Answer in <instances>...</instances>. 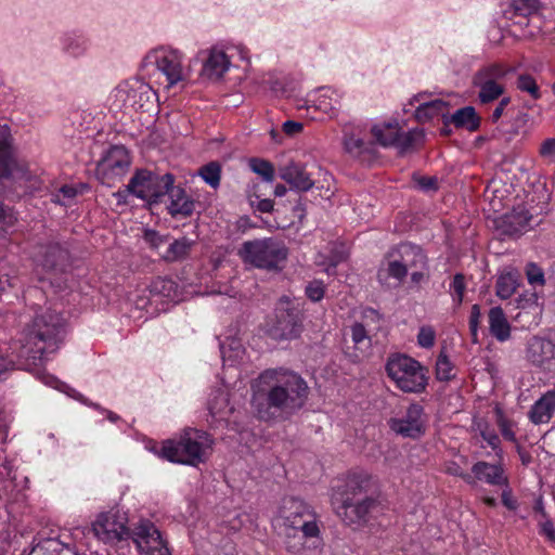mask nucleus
I'll return each instance as SVG.
<instances>
[{
  "mask_svg": "<svg viewBox=\"0 0 555 555\" xmlns=\"http://www.w3.org/2000/svg\"><path fill=\"white\" fill-rule=\"evenodd\" d=\"M251 405L259 420H286L304 408L309 395L306 380L284 369L263 371L251 384Z\"/></svg>",
  "mask_w": 555,
  "mask_h": 555,
  "instance_id": "f257e3e1",
  "label": "nucleus"
},
{
  "mask_svg": "<svg viewBox=\"0 0 555 555\" xmlns=\"http://www.w3.org/2000/svg\"><path fill=\"white\" fill-rule=\"evenodd\" d=\"M65 334V320L51 309L36 314L23 337L0 357V375L9 370L33 371L43 364L47 354L55 352Z\"/></svg>",
  "mask_w": 555,
  "mask_h": 555,
  "instance_id": "f03ea898",
  "label": "nucleus"
},
{
  "mask_svg": "<svg viewBox=\"0 0 555 555\" xmlns=\"http://www.w3.org/2000/svg\"><path fill=\"white\" fill-rule=\"evenodd\" d=\"M332 490L336 516L352 530L363 529L384 512L375 481L367 473H350Z\"/></svg>",
  "mask_w": 555,
  "mask_h": 555,
  "instance_id": "7ed1b4c3",
  "label": "nucleus"
},
{
  "mask_svg": "<svg viewBox=\"0 0 555 555\" xmlns=\"http://www.w3.org/2000/svg\"><path fill=\"white\" fill-rule=\"evenodd\" d=\"M212 443L214 440L207 433L185 428L178 438L163 442L160 455L173 463L197 466L207 461Z\"/></svg>",
  "mask_w": 555,
  "mask_h": 555,
  "instance_id": "20e7f679",
  "label": "nucleus"
},
{
  "mask_svg": "<svg viewBox=\"0 0 555 555\" xmlns=\"http://www.w3.org/2000/svg\"><path fill=\"white\" fill-rule=\"evenodd\" d=\"M386 372L404 392L421 393L428 384V370L408 354H390L386 362Z\"/></svg>",
  "mask_w": 555,
  "mask_h": 555,
  "instance_id": "39448f33",
  "label": "nucleus"
},
{
  "mask_svg": "<svg viewBox=\"0 0 555 555\" xmlns=\"http://www.w3.org/2000/svg\"><path fill=\"white\" fill-rule=\"evenodd\" d=\"M285 244L273 237L246 241L238 249V256L245 263L268 271L281 270V263L287 259Z\"/></svg>",
  "mask_w": 555,
  "mask_h": 555,
  "instance_id": "423d86ee",
  "label": "nucleus"
},
{
  "mask_svg": "<svg viewBox=\"0 0 555 555\" xmlns=\"http://www.w3.org/2000/svg\"><path fill=\"white\" fill-rule=\"evenodd\" d=\"M302 331L300 309L286 296L280 298L275 318L267 328V335L275 341L296 339Z\"/></svg>",
  "mask_w": 555,
  "mask_h": 555,
  "instance_id": "0eeeda50",
  "label": "nucleus"
},
{
  "mask_svg": "<svg viewBox=\"0 0 555 555\" xmlns=\"http://www.w3.org/2000/svg\"><path fill=\"white\" fill-rule=\"evenodd\" d=\"M173 183L175 176L171 173L159 176L153 171L140 169L127 184V192L150 204H157L166 196Z\"/></svg>",
  "mask_w": 555,
  "mask_h": 555,
  "instance_id": "6e6552de",
  "label": "nucleus"
},
{
  "mask_svg": "<svg viewBox=\"0 0 555 555\" xmlns=\"http://www.w3.org/2000/svg\"><path fill=\"white\" fill-rule=\"evenodd\" d=\"M276 527L306 530L308 534H319L320 530L309 506L300 499L286 498L276 518Z\"/></svg>",
  "mask_w": 555,
  "mask_h": 555,
  "instance_id": "1a4fd4ad",
  "label": "nucleus"
},
{
  "mask_svg": "<svg viewBox=\"0 0 555 555\" xmlns=\"http://www.w3.org/2000/svg\"><path fill=\"white\" fill-rule=\"evenodd\" d=\"M380 315L375 310L370 309L364 312L361 322L351 325L350 331L354 349L351 357L353 361H360L367 356L372 345V336L380 328Z\"/></svg>",
  "mask_w": 555,
  "mask_h": 555,
  "instance_id": "9d476101",
  "label": "nucleus"
},
{
  "mask_svg": "<svg viewBox=\"0 0 555 555\" xmlns=\"http://www.w3.org/2000/svg\"><path fill=\"white\" fill-rule=\"evenodd\" d=\"M130 166V157L124 146L111 147L98 163L96 176L103 184L112 185L115 178L122 177Z\"/></svg>",
  "mask_w": 555,
  "mask_h": 555,
  "instance_id": "9b49d317",
  "label": "nucleus"
},
{
  "mask_svg": "<svg viewBox=\"0 0 555 555\" xmlns=\"http://www.w3.org/2000/svg\"><path fill=\"white\" fill-rule=\"evenodd\" d=\"M133 542L144 555H171L160 532L150 520H141L134 526Z\"/></svg>",
  "mask_w": 555,
  "mask_h": 555,
  "instance_id": "f8f14e48",
  "label": "nucleus"
},
{
  "mask_svg": "<svg viewBox=\"0 0 555 555\" xmlns=\"http://www.w3.org/2000/svg\"><path fill=\"white\" fill-rule=\"evenodd\" d=\"M94 535L105 542H115L131 539L133 541V529L126 527L122 518L112 513H102L92 525Z\"/></svg>",
  "mask_w": 555,
  "mask_h": 555,
  "instance_id": "ddd939ff",
  "label": "nucleus"
},
{
  "mask_svg": "<svg viewBox=\"0 0 555 555\" xmlns=\"http://www.w3.org/2000/svg\"><path fill=\"white\" fill-rule=\"evenodd\" d=\"M504 69L499 65H490L478 70L473 82L479 90V100L481 103H489L500 98L503 92V86L496 82L504 76Z\"/></svg>",
  "mask_w": 555,
  "mask_h": 555,
  "instance_id": "4468645a",
  "label": "nucleus"
},
{
  "mask_svg": "<svg viewBox=\"0 0 555 555\" xmlns=\"http://www.w3.org/2000/svg\"><path fill=\"white\" fill-rule=\"evenodd\" d=\"M389 427L397 435L416 439L425 433L424 408L418 403H412L404 416L390 418Z\"/></svg>",
  "mask_w": 555,
  "mask_h": 555,
  "instance_id": "2eb2a0df",
  "label": "nucleus"
},
{
  "mask_svg": "<svg viewBox=\"0 0 555 555\" xmlns=\"http://www.w3.org/2000/svg\"><path fill=\"white\" fill-rule=\"evenodd\" d=\"M526 205L515 206L512 211L502 216L498 229L507 236H518L530 229L534 218L533 207Z\"/></svg>",
  "mask_w": 555,
  "mask_h": 555,
  "instance_id": "dca6fc26",
  "label": "nucleus"
},
{
  "mask_svg": "<svg viewBox=\"0 0 555 555\" xmlns=\"http://www.w3.org/2000/svg\"><path fill=\"white\" fill-rule=\"evenodd\" d=\"M0 178L13 180L28 179V167L17 159L7 138L0 137Z\"/></svg>",
  "mask_w": 555,
  "mask_h": 555,
  "instance_id": "f3484780",
  "label": "nucleus"
},
{
  "mask_svg": "<svg viewBox=\"0 0 555 555\" xmlns=\"http://www.w3.org/2000/svg\"><path fill=\"white\" fill-rule=\"evenodd\" d=\"M279 177L285 181L292 190L297 192H308L315 182L311 173L307 171L306 165L296 162H289L287 165L279 168Z\"/></svg>",
  "mask_w": 555,
  "mask_h": 555,
  "instance_id": "a211bd4d",
  "label": "nucleus"
},
{
  "mask_svg": "<svg viewBox=\"0 0 555 555\" xmlns=\"http://www.w3.org/2000/svg\"><path fill=\"white\" fill-rule=\"evenodd\" d=\"M166 195L170 199L167 209L171 217L188 218L193 215L196 202L186 194L183 188L172 184Z\"/></svg>",
  "mask_w": 555,
  "mask_h": 555,
  "instance_id": "6ab92c4d",
  "label": "nucleus"
},
{
  "mask_svg": "<svg viewBox=\"0 0 555 555\" xmlns=\"http://www.w3.org/2000/svg\"><path fill=\"white\" fill-rule=\"evenodd\" d=\"M472 473L473 481L477 479L491 486H506L508 482L501 464L479 461L473 465Z\"/></svg>",
  "mask_w": 555,
  "mask_h": 555,
  "instance_id": "aec40b11",
  "label": "nucleus"
},
{
  "mask_svg": "<svg viewBox=\"0 0 555 555\" xmlns=\"http://www.w3.org/2000/svg\"><path fill=\"white\" fill-rule=\"evenodd\" d=\"M69 263V251L60 243H50L42 251L41 264L47 271L62 272Z\"/></svg>",
  "mask_w": 555,
  "mask_h": 555,
  "instance_id": "412c9836",
  "label": "nucleus"
},
{
  "mask_svg": "<svg viewBox=\"0 0 555 555\" xmlns=\"http://www.w3.org/2000/svg\"><path fill=\"white\" fill-rule=\"evenodd\" d=\"M155 64L157 69L166 76L169 87L182 80L181 59L177 52L155 55Z\"/></svg>",
  "mask_w": 555,
  "mask_h": 555,
  "instance_id": "4be33fe9",
  "label": "nucleus"
},
{
  "mask_svg": "<svg viewBox=\"0 0 555 555\" xmlns=\"http://www.w3.org/2000/svg\"><path fill=\"white\" fill-rule=\"evenodd\" d=\"M344 145L347 153L356 158H359L363 163L370 164L377 157L375 143L372 141H364L360 138H357L354 134L346 135Z\"/></svg>",
  "mask_w": 555,
  "mask_h": 555,
  "instance_id": "5701e85b",
  "label": "nucleus"
},
{
  "mask_svg": "<svg viewBox=\"0 0 555 555\" xmlns=\"http://www.w3.org/2000/svg\"><path fill=\"white\" fill-rule=\"evenodd\" d=\"M527 358L533 364L542 366L555 359V345L551 340L533 337L528 345Z\"/></svg>",
  "mask_w": 555,
  "mask_h": 555,
  "instance_id": "b1692460",
  "label": "nucleus"
},
{
  "mask_svg": "<svg viewBox=\"0 0 555 555\" xmlns=\"http://www.w3.org/2000/svg\"><path fill=\"white\" fill-rule=\"evenodd\" d=\"M229 66L230 61L227 54L221 50L211 49L204 62L202 74L209 79L218 80L229 69Z\"/></svg>",
  "mask_w": 555,
  "mask_h": 555,
  "instance_id": "393cba45",
  "label": "nucleus"
},
{
  "mask_svg": "<svg viewBox=\"0 0 555 555\" xmlns=\"http://www.w3.org/2000/svg\"><path fill=\"white\" fill-rule=\"evenodd\" d=\"M398 256L402 261L406 272L409 270H425L427 268V257L423 249L416 245L402 244L398 248Z\"/></svg>",
  "mask_w": 555,
  "mask_h": 555,
  "instance_id": "a878e982",
  "label": "nucleus"
},
{
  "mask_svg": "<svg viewBox=\"0 0 555 555\" xmlns=\"http://www.w3.org/2000/svg\"><path fill=\"white\" fill-rule=\"evenodd\" d=\"M555 412V389L543 395L531 408L530 420L534 424L547 423Z\"/></svg>",
  "mask_w": 555,
  "mask_h": 555,
  "instance_id": "bb28decb",
  "label": "nucleus"
},
{
  "mask_svg": "<svg viewBox=\"0 0 555 555\" xmlns=\"http://www.w3.org/2000/svg\"><path fill=\"white\" fill-rule=\"evenodd\" d=\"M489 331L499 341H505L511 337V325L501 307H493L489 310Z\"/></svg>",
  "mask_w": 555,
  "mask_h": 555,
  "instance_id": "cd10ccee",
  "label": "nucleus"
},
{
  "mask_svg": "<svg viewBox=\"0 0 555 555\" xmlns=\"http://www.w3.org/2000/svg\"><path fill=\"white\" fill-rule=\"evenodd\" d=\"M279 534L283 537L286 550L293 554H299L305 546L307 538H315L318 534H308L306 530L295 528L276 527Z\"/></svg>",
  "mask_w": 555,
  "mask_h": 555,
  "instance_id": "c85d7f7f",
  "label": "nucleus"
},
{
  "mask_svg": "<svg viewBox=\"0 0 555 555\" xmlns=\"http://www.w3.org/2000/svg\"><path fill=\"white\" fill-rule=\"evenodd\" d=\"M195 245V241L190 240L185 236L175 240L169 244L166 253L163 255V259L166 262H177L185 260Z\"/></svg>",
  "mask_w": 555,
  "mask_h": 555,
  "instance_id": "c756f323",
  "label": "nucleus"
},
{
  "mask_svg": "<svg viewBox=\"0 0 555 555\" xmlns=\"http://www.w3.org/2000/svg\"><path fill=\"white\" fill-rule=\"evenodd\" d=\"M371 133L375 141L384 146H397L400 127L396 124H384V125H375L371 129Z\"/></svg>",
  "mask_w": 555,
  "mask_h": 555,
  "instance_id": "7c9ffc66",
  "label": "nucleus"
},
{
  "mask_svg": "<svg viewBox=\"0 0 555 555\" xmlns=\"http://www.w3.org/2000/svg\"><path fill=\"white\" fill-rule=\"evenodd\" d=\"M450 121L456 128H465L468 131H476L480 126V117L473 106H465L457 109L450 116Z\"/></svg>",
  "mask_w": 555,
  "mask_h": 555,
  "instance_id": "2f4dec72",
  "label": "nucleus"
},
{
  "mask_svg": "<svg viewBox=\"0 0 555 555\" xmlns=\"http://www.w3.org/2000/svg\"><path fill=\"white\" fill-rule=\"evenodd\" d=\"M447 113L448 104L442 100H434L421 104L415 111V118L418 121L424 122L438 116L446 118Z\"/></svg>",
  "mask_w": 555,
  "mask_h": 555,
  "instance_id": "473e14b6",
  "label": "nucleus"
},
{
  "mask_svg": "<svg viewBox=\"0 0 555 555\" xmlns=\"http://www.w3.org/2000/svg\"><path fill=\"white\" fill-rule=\"evenodd\" d=\"M391 259L388 260L386 268H380L377 273V278L380 283H386L389 278L396 279L401 282L408 274L400 258L396 257V254H390Z\"/></svg>",
  "mask_w": 555,
  "mask_h": 555,
  "instance_id": "72a5a7b5",
  "label": "nucleus"
},
{
  "mask_svg": "<svg viewBox=\"0 0 555 555\" xmlns=\"http://www.w3.org/2000/svg\"><path fill=\"white\" fill-rule=\"evenodd\" d=\"M425 140V132L423 129H412L408 132H400L397 146L400 154L413 151L420 147Z\"/></svg>",
  "mask_w": 555,
  "mask_h": 555,
  "instance_id": "f704fd0d",
  "label": "nucleus"
},
{
  "mask_svg": "<svg viewBox=\"0 0 555 555\" xmlns=\"http://www.w3.org/2000/svg\"><path fill=\"white\" fill-rule=\"evenodd\" d=\"M517 286V278L514 273L501 274L496 281V295L502 299H507L515 293Z\"/></svg>",
  "mask_w": 555,
  "mask_h": 555,
  "instance_id": "c9c22d12",
  "label": "nucleus"
},
{
  "mask_svg": "<svg viewBox=\"0 0 555 555\" xmlns=\"http://www.w3.org/2000/svg\"><path fill=\"white\" fill-rule=\"evenodd\" d=\"M208 410L212 416L223 417L229 408L228 393L222 390H217L212 398L208 401Z\"/></svg>",
  "mask_w": 555,
  "mask_h": 555,
  "instance_id": "e433bc0d",
  "label": "nucleus"
},
{
  "mask_svg": "<svg viewBox=\"0 0 555 555\" xmlns=\"http://www.w3.org/2000/svg\"><path fill=\"white\" fill-rule=\"evenodd\" d=\"M199 176L211 188L216 189L220 184L221 166L218 162H210L199 168Z\"/></svg>",
  "mask_w": 555,
  "mask_h": 555,
  "instance_id": "4c0bfd02",
  "label": "nucleus"
},
{
  "mask_svg": "<svg viewBox=\"0 0 555 555\" xmlns=\"http://www.w3.org/2000/svg\"><path fill=\"white\" fill-rule=\"evenodd\" d=\"M249 166L251 170L259 175L266 182H272L274 180V167L269 160L251 158Z\"/></svg>",
  "mask_w": 555,
  "mask_h": 555,
  "instance_id": "58836bf2",
  "label": "nucleus"
},
{
  "mask_svg": "<svg viewBox=\"0 0 555 555\" xmlns=\"http://www.w3.org/2000/svg\"><path fill=\"white\" fill-rule=\"evenodd\" d=\"M516 86L520 91L529 93L534 100H539L541 98L540 88L535 79L529 74L519 75Z\"/></svg>",
  "mask_w": 555,
  "mask_h": 555,
  "instance_id": "ea45409f",
  "label": "nucleus"
},
{
  "mask_svg": "<svg viewBox=\"0 0 555 555\" xmlns=\"http://www.w3.org/2000/svg\"><path fill=\"white\" fill-rule=\"evenodd\" d=\"M453 366L448 356L441 351L436 362V377L439 380L448 382L454 377Z\"/></svg>",
  "mask_w": 555,
  "mask_h": 555,
  "instance_id": "a19ab883",
  "label": "nucleus"
},
{
  "mask_svg": "<svg viewBox=\"0 0 555 555\" xmlns=\"http://www.w3.org/2000/svg\"><path fill=\"white\" fill-rule=\"evenodd\" d=\"M512 8L514 13L519 16H529L537 13L540 9L539 0H513Z\"/></svg>",
  "mask_w": 555,
  "mask_h": 555,
  "instance_id": "79ce46f5",
  "label": "nucleus"
},
{
  "mask_svg": "<svg viewBox=\"0 0 555 555\" xmlns=\"http://www.w3.org/2000/svg\"><path fill=\"white\" fill-rule=\"evenodd\" d=\"M151 293L169 297L176 287V283L171 279L156 278L151 283Z\"/></svg>",
  "mask_w": 555,
  "mask_h": 555,
  "instance_id": "37998d69",
  "label": "nucleus"
},
{
  "mask_svg": "<svg viewBox=\"0 0 555 555\" xmlns=\"http://www.w3.org/2000/svg\"><path fill=\"white\" fill-rule=\"evenodd\" d=\"M453 300L460 306L463 302L464 292L466 289L465 276L462 273H456L451 284Z\"/></svg>",
  "mask_w": 555,
  "mask_h": 555,
  "instance_id": "c03bdc74",
  "label": "nucleus"
},
{
  "mask_svg": "<svg viewBox=\"0 0 555 555\" xmlns=\"http://www.w3.org/2000/svg\"><path fill=\"white\" fill-rule=\"evenodd\" d=\"M436 334L430 326L421 327L417 335V343L423 348H431L435 345Z\"/></svg>",
  "mask_w": 555,
  "mask_h": 555,
  "instance_id": "a18cd8bd",
  "label": "nucleus"
},
{
  "mask_svg": "<svg viewBox=\"0 0 555 555\" xmlns=\"http://www.w3.org/2000/svg\"><path fill=\"white\" fill-rule=\"evenodd\" d=\"M417 186L425 192H435L438 190V179L435 176H414Z\"/></svg>",
  "mask_w": 555,
  "mask_h": 555,
  "instance_id": "49530a36",
  "label": "nucleus"
},
{
  "mask_svg": "<svg viewBox=\"0 0 555 555\" xmlns=\"http://www.w3.org/2000/svg\"><path fill=\"white\" fill-rule=\"evenodd\" d=\"M526 273H527L528 282L530 284L544 285L545 280H544L543 270L540 267H538L535 263H529L527 266Z\"/></svg>",
  "mask_w": 555,
  "mask_h": 555,
  "instance_id": "de8ad7c7",
  "label": "nucleus"
},
{
  "mask_svg": "<svg viewBox=\"0 0 555 555\" xmlns=\"http://www.w3.org/2000/svg\"><path fill=\"white\" fill-rule=\"evenodd\" d=\"M306 294L312 301H320L324 296V285L320 281L310 282L306 287Z\"/></svg>",
  "mask_w": 555,
  "mask_h": 555,
  "instance_id": "09e8293b",
  "label": "nucleus"
},
{
  "mask_svg": "<svg viewBox=\"0 0 555 555\" xmlns=\"http://www.w3.org/2000/svg\"><path fill=\"white\" fill-rule=\"evenodd\" d=\"M143 238L151 248H158L167 242L168 236L160 235L157 231L147 229L144 231Z\"/></svg>",
  "mask_w": 555,
  "mask_h": 555,
  "instance_id": "8fccbe9b",
  "label": "nucleus"
},
{
  "mask_svg": "<svg viewBox=\"0 0 555 555\" xmlns=\"http://www.w3.org/2000/svg\"><path fill=\"white\" fill-rule=\"evenodd\" d=\"M249 204L251 207H256L260 212H271L274 206V202L272 199H260L258 195H250Z\"/></svg>",
  "mask_w": 555,
  "mask_h": 555,
  "instance_id": "3c124183",
  "label": "nucleus"
},
{
  "mask_svg": "<svg viewBox=\"0 0 555 555\" xmlns=\"http://www.w3.org/2000/svg\"><path fill=\"white\" fill-rule=\"evenodd\" d=\"M539 152L542 157H555V138L543 141Z\"/></svg>",
  "mask_w": 555,
  "mask_h": 555,
  "instance_id": "603ef678",
  "label": "nucleus"
},
{
  "mask_svg": "<svg viewBox=\"0 0 555 555\" xmlns=\"http://www.w3.org/2000/svg\"><path fill=\"white\" fill-rule=\"evenodd\" d=\"M499 426L502 433V436L509 441H515L516 437L514 431L511 428V424L508 421H506L502 415L499 416Z\"/></svg>",
  "mask_w": 555,
  "mask_h": 555,
  "instance_id": "864d4df0",
  "label": "nucleus"
},
{
  "mask_svg": "<svg viewBox=\"0 0 555 555\" xmlns=\"http://www.w3.org/2000/svg\"><path fill=\"white\" fill-rule=\"evenodd\" d=\"M480 317H481V312H480L479 305H474L472 307L470 315H469V331L470 332H477L478 331V326H479V322H480Z\"/></svg>",
  "mask_w": 555,
  "mask_h": 555,
  "instance_id": "5fc2aeb1",
  "label": "nucleus"
},
{
  "mask_svg": "<svg viewBox=\"0 0 555 555\" xmlns=\"http://www.w3.org/2000/svg\"><path fill=\"white\" fill-rule=\"evenodd\" d=\"M481 437L493 450L498 449L500 444V438L493 430H489L488 427H486L481 430Z\"/></svg>",
  "mask_w": 555,
  "mask_h": 555,
  "instance_id": "6e6d98bb",
  "label": "nucleus"
},
{
  "mask_svg": "<svg viewBox=\"0 0 555 555\" xmlns=\"http://www.w3.org/2000/svg\"><path fill=\"white\" fill-rule=\"evenodd\" d=\"M447 472L451 475L459 476L463 480H465L468 483H473V476L470 474L464 473L462 468L456 463H451L447 467Z\"/></svg>",
  "mask_w": 555,
  "mask_h": 555,
  "instance_id": "4d7b16f0",
  "label": "nucleus"
},
{
  "mask_svg": "<svg viewBox=\"0 0 555 555\" xmlns=\"http://www.w3.org/2000/svg\"><path fill=\"white\" fill-rule=\"evenodd\" d=\"M540 533L544 534L550 541L555 542V528L552 520L546 519L540 524Z\"/></svg>",
  "mask_w": 555,
  "mask_h": 555,
  "instance_id": "13d9d810",
  "label": "nucleus"
},
{
  "mask_svg": "<svg viewBox=\"0 0 555 555\" xmlns=\"http://www.w3.org/2000/svg\"><path fill=\"white\" fill-rule=\"evenodd\" d=\"M282 128L286 134L294 135L302 130V124L294 120H287L283 124Z\"/></svg>",
  "mask_w": 555,
  "mask_h": 555,
  "instance_id": "bf43d9fd",
  "label": "nucleus"
},
{
  "mask_svg": "<svg viewBox=\"0 0 555 555\" xmlns=\"http://www.w3.org/2000/svg\"><path fill=\"white\" fill-rule=\"evenodd\" d=\"M502 503L504 504V506H506L511 511H514L517 508V501L512 498L509 490H504L502 492Z\"/></svg>",
  "mask_w": 555,
  "mask_h": 555,
  "instance_id": "052dcab7",
  "label": "nucleus"
},
{
  "mask_svg": "<svg viewBox=\"0 0 555 555\" xmlns=\"http://www.w3.org/2000/svg\"><path fill=\"white\" fill-rule=\"evenodd\" d=\"M521 464L528 466L532 462V456L528 451H525L520 447L517 448Z\"/></svg>",
  "mask_w": 555,
  "mask_h": 555,
  "instance_id": "680f3d73",
  "label": "nucleus"
},
{
  "mask_svg": "<svg viewBox=\"0 0 555 555\" xmlns=\"http://www.w3.org/2000/svg\"><path fill=\"white\" fill-rule=\"evenodd\" d=\"M424 279V270H413L411 273V280L413 283L418 284Z\"/></svg>",
  "mask_w": 555,
  "mask_h": 555,
  "instance_id": "e2e57ef3",
  "label": "nucleus"
},
{
  "mask_svg": "<svg viewBox=\"0 0 555 555\" xmlns=\"http://www.w3.org/2000/svg\"><path fill=\"white\" fill-rule=\"evenodd\" d=\"M60 192L65 196V197H68V198H72L76 195V190L72 186H68V185H63L61 189H60Z\"/></svg>",
  "mask_w": 555,
  "mask_h": 555,
  "instance_id": "0e129e2a",
  "label": "nucleus"
},
{
  "mask_svg": "<svg viewBox=\"0 0 555 555\" xmlns=\"http://www.w3.org/2000/svg\"><path fill=\"white\" fill-rule=\"evenodd\" d=\"M503 112H504V108L501 107L499 104L498 106L494 108V111L492 112L491 116H490V119L492 122H496L503 115Z\"/></svg>",
  "mask_w": 555,
  "mask_h": 555,
  "instance_id": "69168bd1",
  "label": "nucleus"
},
{
  "mask_svg": "<svg viewBox=\"0 0 555 555\" xmlns=\"http://www.w3.org/2000/svg\"><path fill=\"white\" fill-rule=\"evenodd\" d=\"M294 212L299 219H302L306 212V207L299 199L298 204L294 207Z\"/></svg>",
  "mask_w": 555,
  "mask_h": 555,
  "instance_id": "338daca9",
  "label": "nucleus"
},
{
  "mask_svg": "<svg viewBox=\"0 0 555 555\" xmlns=\"http://www.w3.org/2000/svg\"><path fill=\"white\" fill-rule=\"evenodd\" d=\"M287 193V188L284 184H276L274 188V195L282 197Z\"/></svg>",
  "mask_w": 555,
  "mask_h": 555,
  "instance_id": "774afa93",
  "label": "nucleus"
}]
</instances>
